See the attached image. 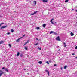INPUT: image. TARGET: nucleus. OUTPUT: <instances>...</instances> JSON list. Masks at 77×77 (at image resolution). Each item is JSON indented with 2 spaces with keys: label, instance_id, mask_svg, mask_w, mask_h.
I'll list each match as a JSON object with an SVG mask.
<instances>
[{
  "label": "nucleus",
  "instance_id": "ea45409f",
  "mask_svg": "<svg viewBox=\"0 0 77 77\" xmlns=\"http://www.w3.org/2000/svg\"><path fill=\"white\" fill-rule=\"evenodd\" d=\"M27 74H28V75H29V73H27Z\"/></svg>",
  "mask_w": 77,
  "mask_h": 77
},
{
  "label": "nucleus",
  "instance_id": "de8ad7c7",
  "mask_svg": "<svg viewBox=\"0 0 77 77\" xmlns=\"http://www.w3.org/2000/svg\"><path fill=\"white\" fill-rule=\"evenodd\" d=\"M76 23H77V22Z\"/></svg>",
  "mask_w": 77,
  "mask_h": 77
},
{
  "label": "nucleus",
  "instance_id": "4468645a",
  "mask_svg": "<svg viewBox=\"0 0 77 77\" xmlns=\"http://www.w3.org/2000/svg\"><path fill=\"white\" fill-rule=\"evenodd\" d=\"M20 57H23V54H20Z\"/></svg>",
  "mask_w": 77,
  "mask_h": 77
},
{
  "label": "nucleus",
  "instance_id": "2eb2a0df",
  "mask_svg": "<svg viewBox=\"0 0 77 77\" xmlns=\"http://www.w3.org/2000/svg\"><path fill=\"white\" fill-rule=\"evenodd\" d=\"M38 63H39L40 64H42V61H39V62H38Z\"/></svg>",
  "mask_w": 77,
  "mask_h": 77
},
{
  "label": "nucleus",
  "instance_id": "f257e3e1",
  "mask_svg": "<svg viewBox=\"0 0 77 77\" xmlns=\"http://www.w3.org/2000/svg\"><path fill=\"white\" fill-rule=\"evenodd\" d=\"M57 41H60L61 40L60 39V38H59V36L57 37L56 39Z\"/></svg>",
  "mask_w": 77,
  "mask_h": 77
},
{
  "label": "nucleus",
  "instance_id": "2f4dec72",
  "mask_svg": "<svg viewBox=\"0 0 77 77\" xmlns=\"http://www.w3.org/2000/svg\"><path fill=\"white\" fill-rule=\"evenodd\" d=\"M5 23H1V24L2 25V24H4Z\"/></svg>",
  "mask_w": 77,
  "mask_h": 77
},
{
  "label": "nucleus",
  "instance_id": "c756f323",
  "mask_svg": "<svg viewBox=\"0 0 77 77\" xmlns=\"http://www.w3.org/2000/svg\"><path fill=\"white\" fill-rule=\"evenodd\" d=\"M46 63H47L48 64H49V63H48V61H47L46 62Z\"/></svg>",
  "mask_w": 77,
  "mask_h": 77
},
{
  "label": "nucleus",
  "instance_id": "37998d69",
  "mask_svg": "<svg viewBox=\"0 0 77 77\" xmlns=\"http://www.w3.org/2000/svg\"><path fill=\"white\" fill-rule=\"evenodd\" d=\"M24 71H25V70H26V69H24Z\"/></svg>",
  "mask_w": 77,
  "mask_h": 77
},
{
  "label": "nucleus",
  "instance_id": "aec40b11",
  "mask_svg": "<svg viewBox=\"0 0 77 77\" xmlns=\"http://www.w3.org/2000/svg\"><path fill=\"white\" fill-rule=\"evenodd\" d=\"M38 49H39V50H41V48H39V47H38Z\"/></svg>",
  "mask_w": 77,
  "mask_h": 77
},
{
  "label": "nucleus",
  "instance_id": "f8f14e48",
  "mask_svg": "<svg viewBox=\"0 0 77 77\" xmlns=\"http://www.w3.org/2000/svg\"><path fill=\"white\" fill-rule=\"evenodd\" d=\"M20 55V52H18L17 54V56H18Z\"/></svg>",
  "mask_w": 77,
  "mask_h": 77
},
{
  "label": "nucleus",
  "instance_id": "58836bf2",
  "mask_svg": "<svg viewBox=\"0 0 77 77\" xmlns=\"http://www.w3.org/2000/svg\"><path fill=\"white\" fill-rule=\"evenodd\" d=\"M57 48H59V46H57Z\"/></svg>",
  "mask_w": 77,
  "mask_h": 77
},
{
  "label": "nucleus",
  "instance_id": "c03bdc74",
  "mask_svg": "<svg viewBox=\"0 0 77 77\" xmlns=\"http://www.w3.org/2000/svg\"><path fill=\"white\" fill-rule=\"evenodd\" d=\"M75 59H77V57H75Z\"/></svg>",
  "mask_w": 77,
  "mask_h": 77
},
{
  "label": "nucleus",
  "instance_id": "f3484780",
  "mask_svg": "<svg viewBox=\"0 0 77 77\" xmlns=\"http://www.w3.org/2000/svg\"><path fill=\"white\" fill-rule=\"evenodd\" d=\"M24 49L26 50H27V47H25L24 48Z\"/></svg>",
  "mask_w": 77,
  "mask_h": 77
},
{
  "label": "nucleus",
  "instance_id": "72a5a7b5",
  "mask_svg": "<svg viewBox=\"0 0 77 77\" xmlns=\"http://www.w3.org/2000/svg\"><path fill=\"white\" fill-rule=\"evenodd\" d=\"M75 49H77V46H76L75 48Z\"/></svg>",
  "mask_w": 77,
  "mask_h": 77
},
{
  "label": "nucleus",
  "instance_id": "7c9ffc66",
  "mask_svg": "<svg viewBox=\"0 0 77 77\" xmlns=\"http://www.w3.org/2000/svg\"><path fill=\"white\" fill-rule=\"evenodd\" d=\"M26 36V35H23V37H22V38L23 37H24V36Z\"/></svg>",
  "mask_w": 77,
  "mask_h": 77
},
{
  "label": "nucleus",
  "instance_id": "a19ab883",
  "mask_svg": "<svg viewBox=\"0 0 77 77\" xmlns=\"http://www.w3.org/2000/svg\"><path fill=\"white\" fill-rule=\"evenodd\" d=\"M71 11H74V9H72Z\"/></svg>",
  "mask_w": 77,
  "mask_h": 77
},
{
  "label": "nucleus",
  "instance_id": "cd10ccee",
  "mask_svg": "<svg viewBox=\"0 0 77 77\" xmlns=\"http://www.w3.org/2000/svg\"><path fill=\"white\" fill-rule=\"evenodd\" d=\"M38 45V43H36V44H35L34 45Z\"/></svg>",
  "mask_w": 77,
  "mask_h": 77
},
{
  "label": "nucleus",
  "instance_id": "1a4fd4ad",
  "mask_svg": "<svg viewBox=\"0 0 77 77\" xmlns=\"http://www.w3.org/2000/svg\"><path fill=\"white\" fill-rule=\"evenodd\" d=\"M5 71L7 72H9V70H8V69H5Z\"/></svg>",
  "mask_w": 77,
  "mask_h": 77
},
{
  "label": "nucleus",
  "instance_id": "473e14b6",
  "mask_svg": "<svg viewBox=\"0 0 77 77\" xmlns=\"http://www.w3.org/2000/svg\"><path fill=\"white\" fill-rule=\"evenodd\" d=\"M10 32H8L7 33V35H10Z\"/></svg>",
  "mask_w": 77,
  "mask_h": 77
},
{
  "label": "nucleus",
  "instance_id": "423d86ee",
  "mask_svg": "<svg viewBox=\"0 0 77 77\" xmlns=\"http://www.w3.org/2000/svg\"><path fill=\"white\" fill-rule=\"evenodd\" d=\"M21 38H23L22 37H21L19 38H18V39H17V40H16V41L17 42H19V40L20 39H21Z\"/></svg>",
  "mask_w": 77,
  "mask_h": 77
},
{
  "label": "nucleus",
  "instance_id": "5701e85b",
  "mask_svg": "<svg viewBox=\"0 0 77 77\" xmlns=\"http://www.w3.org/2000/svg\"><path fill=\"white\" fill-rule=\"evenodd\" d=\"M51 23L52 24H54V23L52 21H50Z\"/></svg>",
  "mask_w": 77,
  "mask_h": 77
},
{
  "label": "nucleus",
  "instance_id": "ddd939ff",
  "mask_svg": "<svg viewBox=\"0 0 77 77\" xmlns=\"http://www.w3.org/2000/svg\"><path fill=\"white\" fill-rule=\"evenodd\" d=\"M4 73L3 72H2L0 73V77H1V76L2 75V74H4Z\"/></svg>",
  "mask_w": 77,
  "mask_h": 77
},
{
  "label": "nucleus",
  "instance_id": "a18cd8bd",
  "mask_svg": "<svg viewBox=\"0 0 77 77\" xmlns=\"http://www.w3.org/2000/svg\"><path fill=\"white\" fill-rule=\"evenodd\" d=\"M0 17H2V16H0Z\"/></svg>",
  "mask_w": 77,
  "mask_h": 77
},
{
  "label": "nucleus",
  "instance_id": "c85d7f7f",
  "mask_svg": "<svg viewBox=\"0 0 77 77\" xmlns=\"http://www.w3.org/2000/svg\"><path fill=\"white\" fill-rule=\"evenodd\" d=\"M54 20V19H52L50 21H52Z\"/></svg>",
  "mask_w": 77,
  "mask_h": 77
},
{
  "label": "nucleus",
  "instance_id": "4c0bfd02",
  "mask_svg": "<svg viewBox=\"0 0 77 77\" xmlns=\"http://www.w3.org/2000/svg\"><path fill=\"white\" fill-rule=\"evenodd\" d=\"M36 40H38V41L39 40V39H38V38H36Z\"/></svg>",
  "mask_w": 77,
  "mask_h": 77
},
{
  "label": "nucleus",
  "instance_id": "9d476101",
  "mask_svg": "<svg viewBox=\"0 0 77 77\" xmlns=\"http://www.w3.org/2000/svg\"><path fill=\"white\" fill-rule=\"evenodd\" d=\"M66 44V43H65V42L63 43V44L64 45H65L64 46V47H66V45H65Z\"/></svg>",
  "mask_w": 77,
  "mask_h": 77
},
{
  "label": "nucleus",
  "instance_id": "9b49d317",
  "mask_svg": "<svg viewBox=\"0 0 77 77\" xmlns=\"http://www.w3.org/2000/svg\"><path fill=\"white\" fill-rule=\"evenodd\" d=\"M71 35L72 36H73L74 35V34H73L72 33V32H71Z\"/></svg>",
  "mask_w": 77,
  "mask_h": 77
},
{
  "label": "nucleus",
  "instance_id": "4be33fe9",
  "mask_svg": "<svg viewBox=\"0 0 77 77\" xmlns=\"http://www.w3.org/2000/svg\"><path fill=\"white\" fill-rule=\"evenodd\" d=\"M45 72H49V71H48V70H45Z\"/></svg>",
  "mask_w": 77,
  "mask_h": 77
},
{
  "label": "nucleus",
  "instance_id": "7ed1b4c3",
  "mask_svg": "<svg viewBox=\"0 0 77 77\" xmlns=\"http://www.w3.org/2000/svg\"><path fill=\"white\" fill-rule=\"evenodd\" d=\"M30 42V40H28L24 44V45H26V44H27L28 43H29Z\"/></svg>",
  "mask_w": 77,
  "mask_h": 77
},
{
  "label": "nucleus",
  "instance_id": "393cba45",
  "mask_svg": "<svg viewBox=\"0 0 77 77\" xmlns=\"http://www.w3.org/2000/svg\"><path fill=\"white\" fill-rule=\"evenodd\" d=\"M45 24H43V27H45Z\"/></svg>",
  "mask_w": 77,
  "mask_h": 77
},
{
  "label": "nucleus",
  "instance_id": "a211bd4d",
  "mask_svg": "<svg viewBox=\"0 0 77 77\" xmlns=\"http://www.w3.org/2000/svg\"><path fill=\"white\" fill-rule=\"evenodd\" d=\"M34 2L35 3V5H36V1H34Z\"/></svg>",
  "mask_w": 77,
  "mask_h": 77
},
{
  "label": "nucleus",
  "instance_id": "49530a36",
  "mask_svg": "<svg viewBox=\"0 0 77 77\" xmlns=\"http://www.w3.org/2000/svg\"><path fill=\"white\" fill-rule=\"evenodd\" d=\"M1 24H0V26H1Z\"/></svg>",
  "mask_w": 77,
  "mask_h": 77
},
{
  "label": "nucleus",
  "instance_id": "6ab92c4d",
  "mask_svg": "<svg viewBox=\"0 0 77 77\" xmlns=\"http://www.w3.org/2000/svg\"><path fill=\"white\" fill-rule=\"evenodd\" d=\"M14 30H13V29H11V32H14Z\"/></svg>",
  "mask_w": 77,
  "mask_h": 77
},
{
  "label": "nucleus",
  "instance_id": "b1692460",
  "mask_svg": "<svg viewBox=\"0 0 77 77\" xmlns=\"http://www.w3.org/2000/svg\"><path fill=\"white\" fill-rule=\"evenodd\" d=\"M8 45H9V47H11L12 46L11 45V44H9Z\"/></svg>",
  "mask_w": 77,
  "mask_h": 77
},
{
  "label": "nucleus",
  "instance_id": "f03ea898",
  "mask_svg": "<svg viewBox=\"0 0 77 77\" xmlns=\"http://www.w3.org/2000/svg\"><path fill=\"white\" fill-rule=\"evenodd\" d=\"M51 33H54V34H55V35H56V34H57V33L54 32L53 31H51L50 32V34H51Z\"/></svg>",
  "mask_w": 77,
  "mask_h": 77
},
{
  "label": "nucleus",
  "instance_id": "a878e982",
  "mask_svg": "<svg viewBox=\"0 0 77 77\" xmlns=\"http://www.w3.org/2000/svg\"><path fill=\"white\" fill-rule=\"evenodd\" d=\"M47 73H48V75L49 76L50 75V72H48Z\"/></svg>",
  "mask_w": 77,
  "mask_h": 77
},
{
  "label": "nucleus",
  "instance_id": "f704fd0d",
  "mask_svg": "<svg viewBox=\"0 0 77 77\" xmlns=\"http://www.w3.org/2000/svg\"><path fill=\"white\" fill-rule=\"evenodd\" d=\"M5 69V67H3L2 68V69Z\"/></svg>",
  "mask_w": 77,
  "mask_h": 77
},
{
  "label": "nucleus",
  "instance_id": "bb28decb",
  "mask_svg": "<svg viewBox=\"0 0 77 77\" xmlns=\"http://www.w3.org/2000/svg\"><path fill=\"white\" fill-rule=\"evenodd\" d=\"M68 1H69V0H66V1H65V2H68Z\"/></svg>",
  "mask_w": 77,
  "mask_h": 77
},
{
  "label": "nucleus",
  "instance_id": "c9c22d12",
  "mask_svg": "<svg viewBox=\"0 0 77 77\" xmlns=\"http://www.w3.org/2000/svg\"><path fill=\"white\" fill-rule=\"evenodd\" d=\"M75 54H74V53H73L72 54V55H75Z\"/></svg>",
  "mask_w": 77,
  "mask_h": 77
},
{
  "label": "nucleus",
  "instance_id": "0eeeda50",
  "mask_svg": "<svg viewBox=\"0 0 77 77\" xmlns=\"http://www.w3.org/2000/svg\"><path fill=\"white\" fill-rule=\"evenodd\" d=\"M7 27V26H2L1 28V29H5V27Z\"/></svg>",
  "mask_w": 77,
  "mask_h": 77
},
{
  "label": "nucleus",
  "instance_id": "20e7f679",
  "mask_svg": "<svg viewBox=\"0 0 77 77\" xmlns=\"http://www.w3.org/2000/svg\"><path fill=\"white\" fill-rule=\"evenodd\" d=\"M37 12H38V11H36L35 12H34L33 13L31 14V15H34V14H35L36 13H37Z\"/></svg>",
  "mask_w": 77,
  "mask_h": 77
},
{
  "label": "nucleus",
  "instance_id": "6e6552de",
  "mask_svg": "<svg viewBox=\"0 0 77 77\" xmlns=\"http://www.w3.org/2000/svg\"><path fill=\"white\" fill-rule=\"evenodd\" d=\"M4 42V41H0V44H2V43H3Z\"/></svg>",
  "mask_w": 77,
  "mask_h": 77
},
{
  "label": "nucleus",
  "instance_id": "39448f33",
  "mask_svg": "<svg viewBox=\"0 0 77 77\" xmlns=\"http://www.w3.org/2000/svg\"><path fill=\"white\" fill-rule=\"evenodd\" d=\"M42 1L43 3H47L48 2V0H42Z\"/></svg>",
  "mask_w": 77,
  "mask_h": 77
},
{
  "label": "nucleus",
  "instance_id": "dca6fc26",
  "mask_svg": "<svg viewBox=\"0 0 77 77\" xmlns=\"http://www.w3.org/2000/svg\"><path fill=\"white\" fill-rule=\"evenodd\" d=\"M36 29H37V30H39V29H40V28H39V27H38L37 28H36Z\"/></svg>",
  "mask_w": 77,
  "mask_h": 77
},
{
  "label": "nucleus",
  "instance_id": "e433bc0d",
  "mask_svg": "<svg viewBox=\"0 0 77 77\" xmlns=\"http://www.w3.org/2000/svg\"><path fill=\"white\" fill-rule=\"evenodd\" d=\"M54 66H56V64H54Z\"/></svg>",
  "mask_w": 77,
  "mask_h": 77
},
{
  "label": "nucleus",
  "instance_id": "79ce46f5",
  "mask_svg": "<svg viewBox=\"0 0 77 77\" xmlns=\"http://www.w3.org/2000/svg\"><path fill=\"white\" fill-rule=\"evenodd\" d=\"M61 69L62 70V68H61Z\"/></svg>",
  "mask_w": 77,
  "mask_h": 77
},
{
  "label": "nucleus",
  "instance_id": "412c9836",
  "mask_svg": "<svg viewBox=\"0 0 77 77\" xmlns=\"http://www.w3.org/2000/svg\"><path fill=\"white\" fill-rule=\"evenodd\" d=\"M66 68H67V66H64V69H66Z\"/></svg>",
  "mask_w": 77,
  "mask_h": 77
}]
</instances>
